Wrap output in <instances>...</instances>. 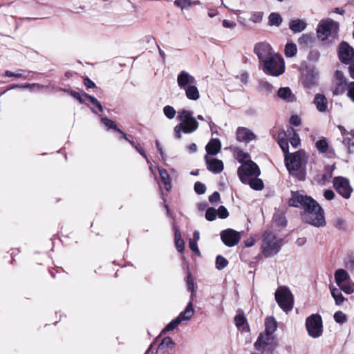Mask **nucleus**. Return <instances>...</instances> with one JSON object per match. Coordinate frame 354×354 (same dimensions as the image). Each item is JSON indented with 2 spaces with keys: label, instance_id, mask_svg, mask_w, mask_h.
Returning <instances> with one entry per match:
<instances>
[{
  "label": "nucleus",
  "instance_id": "1",
  "mask_svg": "<svg viewBox=\"0 0 354 354\" xmlns=\"http://www.w3.org/2000/svg\"><path fill=\"white\" fill-rule=\"evenodd\" d=\"M300 216L303 222L317 227L326 224L324 209L313 198L302 208Z\"/></svg>",
  "mask_w": 354,
  "mask_h": 354
},
{
  "label": "nucleus",
  "instance_id": "2",
  "mask_svg": "<svg viewBox=\"0 0 354 354\" xmlns=\"http://www.w3.org/2000/svg\"><path fill=\"white\" fill-rule=\"evenodd\" d=\"M286 166L291 175H296L299 180L305 179L306 173L302 168L306 166V156L304 151L299 150L285 156Z\"/></svg>",
  "mask_w": 354,
  "mask_h": 354
},
{
  "label": "nucleus",
  "instance_id": "3",
  "mask_svg": "<svg viewBox=\"0 0 354 354\" xmlns=\"http://www.w3.org/2000/svg\"><path fill=\"white\" fill-rule=\"evenodd\" d=\"M281 240L277 239V236L270 231L263 234L261 252L265 257H270L278 253L281 249Z\"/></svg>",
  "mask_w": 354,
  "mask_h": 354
},
{
  "label": "nucleus",
  "instance_id": "4",
  "mask_svg": "<svg viewBox=\"0 0 354 354\" xmlns=\"http://www.w3.org/2000/svg\"><path fill=\"white\" fill-rule=\"evenodd\" d=\"M263 70L267 75L279 76L284 73L285 65L283 57L277 53H274L262 64Z\"/></svg>",
  "mask_w": 354,
  "mask_h": 354
},
{
  "label": "nucleus",
  "instance_id": "5",
  "mask_svg": "<svg viewBox=\"0 0 354 354\" xmlns=\"http://www.w3.org/2000/svg\"><path fill=\"white\" fill-rule=\"evenodd\" d=\"M277 339L274 335L260 333L254 344V348L261 353L273 354L277 347Z\"/></svg>",
  "mask_w": 354,
  "mask_h": 354
},
{
  "label": "nucleus",
  "instance_id": "6",
  "mask_svg": "<svg viewBox=\"0 0 354 354\" xmlns=\"http://www.w3.org/2000/svg\"><path fill=\"white\" fill-rule=\"evenodd\" d=\"M305 326L308 335L313 339L319 338L323 335V319L319 313H313L307 317Z\"/></svg>",
  "mask_w": 354,
  "mask_h": 354
},
{
  "label": "nucleus",
  "instance_id": "7",
  "mask_svg": "<svg viewBox=\"0 0 354 354\" xmlns=\"http://www.w3.org/2000/svg\"><path fill=\"white\" fill-rule=\"evenodd\" d=\"M339 30L338 23L333 20L321 21L317 28V35L322 41L326 40L330 36L337 38Z\"/></svg>",
  "mask_w": 354,
  "mask_h": 354
},
{
  "label": "nucleus",
  "instance_id": "8",
  "mask_svg": "<svg viewBox=\"0 0 354 354\" xmlns=\"http://www.w3.org/2000/svg\"><path fill=\"white\" fill-rule=\"evenodd\" d=\"M275 300L279 306L286 313L290 311L294 306V296L290 289H277Z\"/></svg>",
  "mask_w": 354,
  "mask_h": 354
},
{
  "label": "nucleus",
  "instance_id": "9",
  "mask_svg": "<svg viewBox=\"0 0 354 354\" xmlns=\"http://www.w3.org/2000/svg\"><path fill=\"white\" fill-rule=\"evenodd\" d=\"M261 174L259 166L252 160H249L237 169L238 176L243 184L248 183L250 176H259Z\"/></svg>",
  "mask_w": 354,
  "mask_h": 354
},
{
  "label": "nucleus",
  "instance_id": "10",
  "mask_svg": "<svg viewBox=\"0 0 354 354\" xmlns=\"http://www.w3.org/2000/svg\"><path fill=\"white\" fill-rule=\"evenodd\" d=\"M194 310L191 304L187 305L185 310L180 313V314L162 329V333L174 330L183 321L189 320L193 316Z\"/></svg>",
  "mask_w": 354,
  "mask_h": 354
},
{
  "label": "nucleus",
  "instance_id": "11",
  "mask_svg": "<svg viewBox=\"0 0 354 354\" xmlns=\"http://www.w3.org/2000/svg\"><path fill=\"white\" fill-rule=\"evenodd\" d=\"M333 183L335 191L344 198L348 199L351 197L353 189L348 179L342 176H337L333 178Z\"/></svg>",
  "mask_w": 354,
  "mask_h": 354
},
{
  "label": "nucleus",
  "instance_id": "12",
  "mask_svg": "<svg viewBox=\"0 0 354 354\" xmlns=\"http://www.w3.org/2000/svg\"><path fill=\"white\" fill-rule=\"evenodd\" d=\"M338 58L344 64H351L354 62V48L347 42L342 41L338 47Z\"/></svg>",
  "mask_w": 354,
  "mask_h": 354
},
{
  "label": "nucleus",
  "instance_id": "13",
  "mask_svg": "<svg viewBox=\"0 0 354 354\" xmlns=\"http://www.w3.org/2000/svg\"><path fill=\"white\" fill-rule=\"evenodd\" d=\"M198 122L195 118L185 122H180L174 127V136L176 138H182L181 132L185 133H192L198 128Z\"/></svg>",
  "mask_w": 354,
  "mask_h": 354
},
{
  "label": "nucleus",
  "instance_id": "14",
  "mask_svg": "<svg viewBox=\"0 0 354 354\" xmlns=\"http://www.w3.org/2000/svg\"><path fill=\"white\" fill-rule=\"evenodd\" d=\"M221 239L227 247H233L237 245L241 240L240 232L228 228L221 232Z\"/></svg>",
  "mask_w": 354,
  "mask_h": 354
},
{
  "label": "nucleus",
  "instance_id": "15",
  "mask_svg": "<svg viewBox=\"0 0 354 354\" xmlns=\"http://www.w3.org/2000/svg\"><path fill=\"white\" fill-rule=\"evenodd\" d=\"M312 198L311 196L303 194L299 191H291V198L288 200V204L290 207L302 209Z\"/></svg>",
  "mask_w": 354,
  "mask_h": 354
},
{
  "label": "nucleus",
  "instance_id": "16",
  "mask_svg": "<svg viewBox=\"0 0 354 354\" xmlns=\"http://www.w3.org/2000/svg\"><path fill=\"white\" fill-rule=\"evenodd\" d=\"M254 53L257 55L260 64L274 54L271 46L266 42L256 44L254 47Z\"/></svg>",
  "mask_w": 354,
  "mask_h": 354
},
{
  "label": "nucleus",
  "instance_id": "17",
  "mask_svg": "<svg viewBox=\"0 0 354 354\" xmlns=\"http://www.w3.org/2000/svg\"><path fill=\"white\" fill-rule=\"evenodd\" d=\"M204 160L207 165V169L214 173L219 174L224 169V164L221 160L213 158L208 155H205Z\"/></svg>",
  "mask_w": 354,
  "mask_h": 354
},
{
  "label": "nucleus",
  "instance_id": "18",
  "mask_svg": "<svg viewBox=\"0 0 354 354\" xmlns=\"http://www.w3.org/2000/svg\"><path fill=\"white\" fill-rule=\"evenodd\" d=\"M176 344L171 337L167 336L165 337L161 342L159 344L157 349L156 354H172L174 348Z\"/></svg>",
  "mask_w": 354,
  "mask_h": 354
},
{
  "label": "nucleus",
  "instance_id": "19",
  "mask_svg": "<svg viewBox=\"0 0 354 354\" xmlns=\"http://www.w3.org/2000/svg\"><path fill=\"white\" fill-rule=\"evenodd\" d=\"M177 82L180 88H185L188 84H194L196 80L186 71H182L178 75Z\"/></svg>",
  "mask_w": 354,
  "mask_h": 354
},
{
  "label": "nucleus",
  "instance_id": "20",
  "mask_svg": "<svg viewBox=\"0 0 354 354\" xmlns=\"http://www.w3.org/2000/svg\"><path fill=\"white\" fill-rule=\"evenodd\" d=\"M205 155L215 156L221 150V143L218 138H212L205 146Z\"/></svg>",
  "mask_w": 354,
  "mask_h": 354
},
{
  "label": "nucleus",
  "instance_id": "21",
  "mask_svg": "<svg viewBox=\"0 0 354 354\" xmlns=\"http://www.w3.org/2000/svg\"><path fill=\"white\" fill-rule=\"evenodd\" d=\"M255 138V135L245 127H238L236 139L239 142H248Z\"/></svg>",
  "mask_w": 354,
  "mask_h": 354
},
{
  "label": "nucleus",
  "instance_id": "22",
  "mask_svg": "<svg viewBox=\"0 0 354 354\" xmlns=\"http://www.w3.org/2000/svg\"><path fill=\"white\" fill-rule=\"evenodd\" d=\"M314 104L319 112H325L328 109V100L324 95L316 94L314 98Z\"/></svg>",
  "mask_w": 354,
  "mask_h": 354
},
{
  "label": "nucleus",
  "instance_id": "23",
  "mask_svg": "<svg viewBox=\"0 0 354 354\" xmlns=\"http://www.w3.org/2000/svg\"><path fill=\"white\" fill-rule=\"evenodd\" d=\"M315 41V39L312 34H303L298 39V44L301 48H311Z\"/></svg>",
  "mask_w": 354,
  "mask_h": 354
},
{
  "label": "nucleus",
  "instance_id": "24",
  "mask_svg": "<svg viewBox=\"0 0 354 354\" xmlns=\"http://www.w3.org/2000/svg\"><path fill=\"white\" fill-rule=\"evenodd\" d=\"M278 144L283 152L284 156L288 155L289 145L286 131L283 130L278 133Z\"/></svg>",
  "mask_w": 354,
  "mask_h": 354
},
{
  "label": "nucleus",
  "instance_id": "25",
  "mask_svg": "<svg viewBox=\"0 0 354 354\" xmlns=\"http://www.w3.org/2000/svg\"><path fill=\"white\" fill-rule=\"evenodd\" d=\"M277 328V323L275 318L272 316L267 317L265 319V331L262 333L273 335Z\"/></svg>",
  "mask_w": 354,
  "mask_h": 354
},
{
  "label": "nucleus",
  "instance_id": "26",
  "mask_svg": "<svg viewBox=\"0 0 354 354\" xmlns=\"http://www.w3.org/2000/svg\"><path fill=\"white\" fill-rule=\"evenodd\" d=\"M159 175L162 183L165 185V188L167 192H169L171 189V178L167 169L162 167L158 168Z\"/></svg>",
  "mask_w": 354,
  "mask_h": 354
},
{
  "label": "nucleus",
  "instance_id": "27",
  "mask_svg": "<svg viewBox=\"0 0 354 354\" xmlns=\"http://www.w3.org/2000/svg\"><path fill=\"white\" fill-rule=\"evenodd\" d=\"M174 242L176 248L179 252H183L185 249V241L181 237V234L179 227L174 225Z\"/></svg>",
  "mask_w": 354,
  "mask_h": 354
},
{
  "label": "nucleus",
  "instance_id": "28",
  "mask_svg": "<svg viewBox=\"0 0 354 354\" xmlns=\"http://www.w3.org/2000/svg\"><path fill=\"white\" fill-rule=\"evenodd\" d=\"M286 133L291 145L295 148L297 147L300 145V138L296 130L293 127H289Z\"/></svg>",
  "mask_w": 354,
  "mask_h": 354
},
{
  "label": "nucleus",
  "instance_id": "29",
  "mask_svg": "<svg viewBox=\"0 0 354 354\" xmlns=\"http://www.w3.org/2000/svg\"><path fill=\"white\" fill-rule=\"evenodd\" d=\"M348 279V274L345 270L338 269L335 272V279L339 288H351L350 286H342V283Z\"/></svg>",
  "mask_w": 354,
  "mask_h": 354
},
{
  "label": "nucleus",
  "instance_id": "30",
  "mask_svg": "<svg viewBox=\"0 0 354 354\" xmlns=\"http://www.w3.org/2000/svg\"><path fill=\"white\" fill-rule=\"evenodd\" d=\"M278 96L286 102H293L295 100V95L292 94L289 87H281L277 92Z\"/></svg>",
  "mask_w": 354,
  "mask_h": 354
},
{
  "label": "nucleus",
  "instance_id": "31",
  "mask_svg": "<svg viewBox=\"0 0 354 354\" xmlns=\"http://www.w3.org/2000/svg\"><path fill=\"white\" fill-rule=\"evenodd\" d=\"M306 27V24L301 19L291 20L289 23V28L294 32H300Z\"/></svg>",
  "mask_w": 354,
  "mask_h": 354
},
{
  "label": "nucleus",
  "instance_id": "32",
  "mask_svg": "<svg viewBox=\"0 0 354 354\" xmlns=\"http://www.w3.org/2000/svg\"><path fill=\"white\" fill-rule=\"evenodd\" d=\"M102 123L108 128L115 130L121 134L120 138H126V133L119 129L114 121L105 117L102 118Z\"/></svg>",
  "mask_w": 354,
  "mask_h": 354
},
{
  "label": "nucleus",
  "instance_id": "33",
  "mask_svg": "<svg viewBox=\"0 0 354 354\" xmlns=\"http://www.w3.org/2000/svg\"><path fill=\"white\" fill-rule=\"evenodd\" d=\"M185 88V95L187 97L192 100H197L200 97V93L197 87L194 85H189Z\"/></svg>",
  "mask_w": 354,
  "mask_h": 354
},
{
  "label": "nucleus",
  "instance_id": "34",
  "mask_svg": "<svg viewBox=\"0 0 354 354\" xmlns=\"http://www.w3.org/2000/svg\"><path fill=\"white\" fill-rule=\"evenodd\" d=\"M335 88L333 90V94L334 95H342L343 94L346 90L348 91V83L346 80H342V81H335Z\"/></svg>",
  "mask_w": 354,
  "mask_h": 354
},
{
  "label": "nucleus",
  "instance_id": "35",
  "mask_svg": "<svg viewBox=\"0 0 354 354\" xmlns=\"http://www.w3.org/2000/svg\"><path fill=\"white\" fill-rule=\"evenodd\" d=\"M201 2L199 0H175L174 5L180 8L182 10L195 5H201Z\"/></svg>",
  "mask_w": 354,
  "mask_h": 354
},
{
  "label": "nucleus",
  "instance_id": "36",
  "mask_svg": "<svg viewBox=\"0 0 354 354\" xmlns=\"http://www.w3.org/2000/svg\"><path fill=\"white\" fill-rule=\"evenodd\" d=\"M246 184H248L252 189L257 191L262 190L264 187L263 180L259 178L248 179Z\"/></svg>",
  "mask_w": 354,
  "mask_h": 354
},
{
  "label": "nucleus",
  "instance_id": "37",
  "mask_svg": "<svg viewBox=\"0 0 354 354\" xmlns=\"http://www.w3.org/2000/svg\"><path fill=\"white\" fill-rule=\"evenodd\" d=\"M234 322L237 328H241L245 324H248L247 319L244 315L243 310L239 309L237 310V314L234 317Z\"/></svg>",
  "mask_w": 354,
  "mask_h": 354
},
{
  "label": "nucleus",
  "instance_id": "38",
  "mask_svg": "<svg viewBox=\"0 0 354 354\" xmlns=\"http://www.w3.org/2000/svg\"><path fill=\"white\" fill-rule=\"evenodd\" d=\"M283 21V19L278 12H272L268 17V24L270 26H279Z\"/></svg>",
  "mask_w": 354,
  "mask_h": 354
},
{
  "label": "nucleus",
  "instance_id": "39",
  "mask_svg": "<svg viewBox=\"0 0 354 354\" xmlns=\"http://www.w3.org/2000/svg\"><path fill=\"white\" fill-rule=\"evenodd\" d=\"M331 295L335 299V303L337 306H341L343 304L345 298L342 293L340 289H330Z\"/></svg>",
  "mask_w": 354,
  "mask_h": 354
},
{
  "label": "nucleus",
  "instance_id": "40",
  "mask_svg": "<svg viewBox=\"0 0 354 354\" xmlns=\"http://www.w3.org/2000/svg\"><path fill=\"white\" fill-rule=\"evenodd\" d=\"M297 48L294 43H288L285 46L284 53L287 57H293L297 55Z\"/></svg>",
  "mask_w": 354,
  "mask_h": 354
},
{
  "label": "nucleus",
  "instance_id": "41",
  "mask_svg": "<svg viewBox=\"0 0 354 354\" xmlns=\"http://www.w3.org/2000/svg\"><path fill=\"white\" fill-rule=\"evenodd\" d=\"M192 118H194V117L192 116V112L191 111L183 109L178 111L177 119L180 121V122H187Z\"/></svg>",
  "mask_w": 354,
  "mask_h": 354
},
{
  "label": "nucleus",
  "instance_id": "42",
  "mask_svg": "<svg viewBox=\"0 0 354 354\" xmlns=\"http://www.w3.org/2000/svg\"><path fill=\"white\" fill-rule=\"evenodd\" d=\"M333 319L335 322L339 324H343L348 321V317L346 314H344L342 311L339 310L335 313L333 315Z\"/></svg>",
  "mask_w": 354,
  "mask_h": 354
},
{
  "label": "nucleus",
  "instance_id": "43",
  "mask_svg": "<svg viewBox=\"0 0 354 354\" xmlns=\"http://www.w3.org/2000/svg\"><path fill=\"white\" fill-rule=\"evenodd\" d=\"M315 146H316L317 149L320 153H326L328 148V142L324 138L317 141L315 143Z\"/></svg>",
  "mask_w": 354,
  "mask_h": 354
},
{
  "label": "nucleus",
  "instance_id": "44",
  "mask_svg": "<svg viewBox=\"0 0 354 354\" xmlns=\"http://www.w3.org/2000/svg\"><path fill=\"white\" fill-rule=\"evenodd\" d=\"M250 154L248 152H245L242 149H239L236 152V159L242 165L245 163L246 161L250 160Z\"/></svg>",
  "mask_w": 354,
  "mask_h": 354
},
{
  "label": "nucleus",
  "instance_id": "45",
  "mask_svg": "<svg viewBox=\"0 0 354 354\" xmlns=\"http://www.w3.org/2000/svg\"><path fill=\"white\" fill-rule=\"evenodd\" d=\"M228 264L227 260L221 255H218L216 258V268L222 270Z\"/></svg>",
  "mask_w": 354,
  "mask_h": 354
},
{
  "label": "nucleus",
  "instance_id": "46",
  "mask_svg": "<svg viewBox=\"0 0 354 354\" xmlns=\"http://www.w3.org/2000/svg\"><path fill=\"white\" fill-rule=\"evenodd\" d=\"M163 112L165 116L169 119H173L176 115L174 108L169 105H167L163 108Z\"/></svg>",
  "mask_w": 354,
  "mask_h": 354
},
{
  "label": "nucleus",
  "instance_id": "47",
  "mask_svg": "<svg viewBox=\"0 0 354 354\" xmlns=\"http://www.w3.org/2000/svg\"><path fill=\"white\" fill-rule=\"evenodd\" d=\"M216 209L214 207H209L205 212V218L209 221H212L216 219Z\"/></svg>",
  "mask_w": 354,
  "mask_h": 354
},
{
  "label": "nucleus",
  "instance_id": "48",
  "mask_svg": "<svg viewBox=\"0 0 354 354\" xmlns=\"http://www.w3.org/2000/svg\"><path fill=\"white\" fill-rule=\"evenodd\" d=\"M274 221L279 226H286V219L284 216L281 214H274Z\"/></svg>",
  "mask_w": 354,
  "mask_h": 354
},
{
  "label": "nucleus",
  "instance_id": "49",
  "mask_svg": "<svg viewBox=\"0 0 354 354\" xmlns=\"http://www.w3.org/2000/svg\"><path fill=\"white\" fill-rule=\"evenodd\" d=\"M217 215L220 218L224 219L229 216V212L225 207L221 205L216 209Z\"/></svg>",
  "mask_w": 354,
  "mask_h": 354
},
{
  "label": "nucleus",
  "instance_id": "50",
  "mask_svg": "<svg viewBox=\"0 0 354 354\" xmlns=\"http://www.w3.org/2000/svg\"><path fill=\"white\" fill-rule=\"evenodd\" d=\"M194 191L198 194H203L206 191V187L203 183L199 181L196 182L194 184Z\"/></svg>",
  "mask_w": 354,
  "mask_h": 354
},
{
  "label": "nucleus",
  "instance_id": "51",
  "mask_svg": "<svg viewBox=\"0 0 354 354\" xmlns=\"http://www.w3.org/2000/svg\"><path fill=\"white\" fill-rule=\"evenodd\" d=\"M263 15L262 12H255L252 15L250 20L254 23H260L262 21Z\"/></svg>",
  "mask_w": 354,
  "mask_h": 354
},
{
  "label": "nucleus",
  "instance_id": "52",
  "mask_svg": "<svg viewBox=\"0 0 354 354\" xmlns=\"http://www.w3.org/2000/svg\"><path fill=\"white\" fill-rule=\"evenodd\" d=\"M129 142L132 147H133L136 151L145 158H147V154L145 150L139 145H136L133 140H129Z\"/></svg>",
  "mask_w": 354,
  "mask_h": 354
},
{
  "label": "nucleus",
  "instance_id": "53",
  "mask_svg": "<svg viewBox=\"0 0 354 354\" xmlns=\"http://www.w3.org/2000/svg\"><path fill=\"white\" fill-rule=\"evenodd\" d=\"M67 92L70 95L77 100L80 104H83L84 102V100L80 93L73 90H68Z\"/></svg>",
  "mask_w": 354,
  "mask_h": 354
},
{
  "label": "nucleus",
  "instance_id": "54",
  "mask_svg": "<svg viewBox=\"0 0 354 354\" xmlns=\"http://www.w3.org/2000/svg\"><path fill=\"white\" fill-rule=\"evenodd\" d=\"M320 56V53L317 50H312L308 54V59L310 61H317Z\"/></svg>",
  "mask_w": 354,
  "mask_h": 354
},
{
  "label": "nucleus",
  "instance_id": "55",
  "mask_svg": "<svg viewBox=\"0 0 354 354\" xmlns=\"http://www.w3.org/2000/svg\"><path fill=\"white\" fill-rule=\"evenodd\" d=\"M347 96L354 102V82L348 84Z\"/></svg>",
  "mask_w": 354,
  "mask_h": 354
},
{
  "label": "nucleus",
  "instance_id": "56",
  "mask_svg": "<svg viewBox=\"0 0 354 354\" xmlns=\"http://www.w3.org/2000/svg\"><path fill=\"white\" fill-rule=\"evenodd\" d=\"M185 281L187 288H194V280L192 275V273L189 271H188L187 272Z\"/></svg>",
  "mask_w": 354,
  "mask_h": 354
},
{
  "label": "nucleus",
  "instance_id": "57",
  "mask_svg": "<svg viewBox=\"0 0 354 354\" xmlns=\"http://www.w3.org/2000/svg\"><path fill=\"white\" fill-rule=\"evenodd\" d=\"M85 8L84 6H82L79 0H76L73 2V12L79 13Z\"/></svg>",
  "mask_w": 354,
  "mask_h": 354
},
{
  "label": "nucleus",
  "instance_id": "58",
  "mask_svg": "<svg viewBox=\"0 0 354 354\" xmlns=\"http://www.w3.org/2000/svg\"><path fill=\"white\" fill-rule=\"evenodd\" d=\"M290 122L291 124L298 127L301 124V120L298 115H293L290 118Z\"/></svg>",
  "mask_w": 354,
  "mask_h": 354
},
{
  "label": "nucleus",
  "instance_id": "59",
  "mask_svg": "<svg viewBox=\"0 0 354 354\" xmlns=\"http://www.w3.org/2000/svg\"><path fill=\"white\" fill-rule=\"evenodd\" d=\"M189 248L196 255H198V256L201 255L200 250L198 248V245L196 241L190 240Z\"/></svg>",
  "mask_w": 354,
  "mask_h": 354
},
{
  "label": "nucleus",
  "instance_id": "60",
  "mask_svg": "<svg viewBox=\"0 0 354 354\" xmlns=\"http://www.w3.org/2000/svg\"><path fill=\"white\" fill-rule=\"evenodd\" d=\"M84 84L87 89L94 88L96 86L95 84L88 77L84 78Z\"/></svg>",
  "mask_w": 354,
  "mask_h": 354
},
{
  "label": "nucleus",
  "instance_id": "61",
  "mask_svg": "<svg viewBox=\"0 0 354 354\" xmlns=\"http://www.w3.org/2000/svg\"><path fill=\"white\" fill-rule=\"evenodd\" d=\"M220 201V194L218 192H214L209 196V201L214 203Z\"/></svg>",
  "mask_w": 354,
  "mask_h": 354
},
{
  "label": "nucleus",
  "instance_id": "62",
  "mask_svg": "<svg viewBox=\"0 0 354 354\" xmlns=\"http://www.w3.org/2000/svg\"><path fill=\"white\" fill-rule=\"evenodd\" d=\"M83 96H84L86 98L88 99L96 107L97 105L98 104V103L100 102L95 97L85 93V92H83V94H82Z\"/></svg>",
  "mask_w": 354,
  "mask_h": 354
},
{
  "label": "nucleus",
  "instance_id": "63",
  "mask_svg": "<svg viewBox=\"0 0 354 354\" xmlns=\"http://www.w3.org/2000/svg\"><path fill=\"white\" fill-rule=\"evenodd\" d=\"M324 198L326 200L330 201L333 200L335 198V193L331 189L326 190L324 193Z\"/></svg>",
  "mask_w": 354,
  "mask_h": 354
},
{
  "label": "nucleus",
  "instance_id": "64",
  "mask_svg": "<svg viewBox=\"0 0 354 354\" xmlns=\"http://www.w3.org/2000/svg\"><path fill=\"white\" fill-rule=\"evenodd\" d=\"M223 26L227 28H233L236 24L235 22L229 21L227 19H224L222 22Z\"/></svg>",
  "mask_w": 354,
  "mask_h": 354
}]
</instances>
